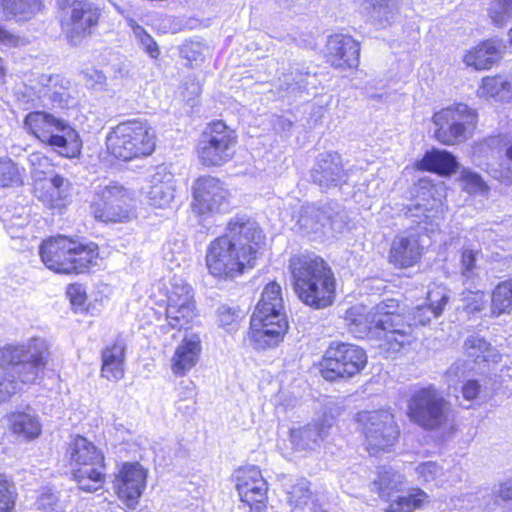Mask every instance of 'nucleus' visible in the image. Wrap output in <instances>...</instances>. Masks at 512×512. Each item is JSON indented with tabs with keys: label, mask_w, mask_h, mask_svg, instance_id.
I'll return each mask as SVG.
<instances>
[{
	"label": "nucleus",
	"mask_w": 512,
	"mask_h": 512,
	"mask_svg": "<svg viewBox=\"0 0 512 512\" xmlns=\"http://www.w3.org/2000/svg\"><path fill=\"white\" fill-rule=\"evenodd\" d=\"M266 246L264 230L247 216L230 218L206 246L205 267L217 282H232L256 268Z\"/></svg>",
	"instance_id": "1"
},
{
	"label": "nucleus",
	"mask_w": 512,
	"mask_h": 512,
	"mask_svg": "<svg viewBox=\"0 0 512 512\" xmlns=\"http://www.w3.org/2000/svg\"><path fill=\"white\" fill-rule=\"evenodd\" d=\"M288 270L293 291L305 306L322 310L336 302L338 280L324 257L313 251L293 254L288 260Z\"/></svg>",
	"instance_id": "2"
},
{
	"label": "nucleus",
	"mask_w": 512,
	"mask_h": 512,
	"mask_svg": "<svg viewBox=\"0 0 512 512\" xmlns=\"http://www.w3.org/2000/svg\"><path fill=\"white\" fill-rule=\"evenodd\" d=\"M43 265L59 275H86L98 266V243L75 235L57 234L44 238L38 248Z\"/></svg>",
	"instance_id": "3"
},
{
	"label": "nucleus",
	"mask_w": 512,
	"mask_h": 512,
	"mask_svg": "<svg viewBox=\"0 0 512 512\" xmlns=\"http://www.w3.org/2000/svg\"><path fill=\"white\" fill-rule=\"evenodd\" d=\"M426 302L406 313V305L400 299L388 298L392 353H398L417 341L416 330L428 326L432 319L439 318L449 302L445 290L436 286L426 294Z\"/></svg>",
	"instance_id": "4"
},
{
	"label": "nucleus",
	"mask_w": 512,
	"mask_h": 512,
	"mask_svg": "<svg viewBox=\"0 0 512 512\" xmlns=\"http://www.w3.org/2000/svg\"><path fill=\"white\" fill-rule=\"evenodd\" d=\"M104 144L112 164H126L151 157L157 149V134L146 119H125L109 128Z\"/></svg>",
	"instance_id": "5"
},
{
	"label": "nucleus",
	"mask_w": 512,
	"mask_h": 512,
	"mask_svg": "<svg viewBox=\"0 0 512 512\" xmlns=\"http://www.w3.org/2000/svg\"><path fill=\"white\" fill-rule=\"evenodd\" d=\"M70 479L80 491L95 493L106 484V459L103 451L81 435H75L66 448Z\"/></svg>",
	"instance_id": "6"
},
{
	"label": "nucleus",
	"mask_w": 512,
	"mask_h": 512,
	"mask_svg": "<svg viewBox=\"0 0 512 512\" xmlns=\"http://www.w3.org/2000/svg\"><path fill=\"white\" fill-rule=\"evenodd\" d=\"M368 365L365 348L336 340L328 344L316 363L319 375L329 383L348 382L360 376Z\"/></svg>",
	"instance_id": "7"
},
{
	"label": "nucleus",
	"mask_w": 512,
	"mask_h": 512,
	"mask_svg": "<svg viewBox=\"0 0 512 512\" xmlns=\"http://www.w3.org/2000/svg\"><path fill=\"white\" fill-rule=\"evenodd\" d=\"M354 421L363 437L366 451L372 456L391 452L399 442L401 430L390 408L360 410L355 414Z\"/></svg>",
	"instance_id": "8"
},
{
	"label": "nucleus",
	"mask_w": 512,
	"mask_h": 512,
	"mask_svg": "<svg viewBox=\"0 0 512 512\" xmlns=\"http://www.w3.org/2000/svg\"><path fill=\"white\" fill-rule=\"evenodd\" d=\"M389 308L388 298L370 310L361 304L353 305L344 313L346 326L356 338L374 341L379 349L392 353Z\"/></svg>",
	"instance_id": "9"
},
{
	"label": "nucleus",
	"mask_w": 512,
	"mask_h": 512,
	"mask_svg": "<svg viewBox=\"0 0 512 512\" xmlns=\"http://www.w3.org/2000/svg\"><path fill=\"white\" fill-rule=\"evenodd\" d=\"M452 414L450 402L434 385L414 390L407 401V417L411 423L425 431L445 428L453 422Z\"/></svg>",
	"instance_id": "10"
},
{
	"label": "nucleus",
	"mask_w": 512,
	"mask_h": 512,
	"mask_svg": "<svg viewBox=\"0 0 512 512\" xmlns=\"http://www.w3.org/2000/svg\"><path fill=\"white\" fill-rule=\"evenodd\" d=\"M478 112L463 102H455L432 114L433 138L444 146H457L474 135Z\"/></svg>",
	"instance_id": "11"
},
{
	"label": "nucleus",
	"mask_w": 512,
	"mask_h": 512,
	"mask_svg": "<svg viewBox=\"0 0 512 512\" xmlns=\"http://www.w3.org/2000/svg\"><path fill=\"white\" fill-rule=\"evenodd\" d=\"M237 144L236 130L225 121L214 119L201 131L195 145V155L202 167L219 168L233 160Z\"/></svg>",
	"instance_id": "12"
},
{
	"label": "nucleus",
	"mask_w": 512,
	"mask_h": 512,
	"mask_svg": "<svg viewBox=\"0 0 512 512\" xmlns=\"http://www.w3.org/2000/svg\"><path fill=\"white\" fill-rule=\"evenodd\" d=\"M50 356L49 346L33 338L25 344H9L0 348V366L16 368L14 377L22 383L33 382L45 370Z\"/></svg>",
	"instance_id": "13"
},
{
	"label": "nucleus",
	"mask_w": 512,
	"mask_h": 512,
	"mask_svg": "<svg viewBox=\"0 0 512 512\" xmlns=\"http://www.w3.org/2000/svg\"><path fill=\"white\" fill-rule=\"evenodd\" d=\"M164 299L157 304L164 307L167 325L174 330L191 329L200 316L195 293L190 284L173 279L160 290Z\"/></svg>",
	"instance_id": "14"
},
{
	"label": "nucleus",
	"mask_w": 512,
	"mask_h": 512,
	"mask_svg": "<svg viewBox=\"0 0 512 512\" xmlns=\"http://www.w3.org/2000/svg\"><path fill=\"white\" fill-rule=\"evenodd\" d=\"M134 193L114 183L95 193L91 202L93 217L105 224L127 223L136 217Z\"/></svg>",
	"instance_id": "15"
},
{
	"label": "nucleus",
	"mask_w": 512,
	"mask_h": 512,
	"mask_svg": "<svg viewBox=\"0 0 512 512\" xmlns=\"http://www.w3.org/2000/svg\"><path fill=\"white\" fill-rule=\"evenodd\" d=\"M59 8L68 9L59 25L70 44L76 45L90 37L101 22L100 7L89 0H60Z\"/></svg>",
	"instance_id": "16"
},
{
	"label": "nucleus",
	"mask_w": 512,
	"mask_h": 512,
	"mask_svg": "<svg viewBox=\"0 0 512 512\" xmlns=\"http://www.w3.org/2000/svg\"><path fill=\"white\" fill-rule=\"evenodd\" d=\"M231 480L239 501L249 512H267L269 484L258 466L246 464L237 467Z\"/></svg>",
	"instance_id": "17"
},
{
	"label": "nucleus",
	"mask_w": 512,
	"mask_h": 512,
	"mask_svg": "<svg viewBox=\"0 0 512 512\" xmlns=\"http://www.w3.org/2000/svg\"><path fill=\"white\" fill-rule=\"evenodd\" d=\"M190 209L199 218L219 213L229 205L231 192L220 178L212 175L198 176L191 187Z\"/></svg>",
	"instance_id": "18"
},
{
	"label": "nucleus",
	"mask_w": 512,
	"mask_h": 512,
	"mask_svg": "<svg viewBox=\"0 0 512 512\" xmlns=\"http://www.w3.org/2000/svg\"><path fill=\"white\" fill-rule=\"evenodd\" d=\"M289 329L285 312H253L247 332L251 346L257 351L277 347Z\"/></svg>",
	"instance_id": "19"
},
{
	"label": "nucleus",
	"mask_w": 512,
	"mask_h": 512,
	"mask_svg": "<svg viewBox=\"0 0 512 512\" xmlns=\"http://www.w3.org/2000/svg\"><path fill=\"white\" fill-rule=\"evenodd\" d=\"M361 43L348 33L330 34L326 41L325 62L333 69L355 71L360 65Z\"/></svg>",
	"instance_id": "20"
},
{
	"label": "nucleus",
	"mask_w": 512,
	"mask_h": 512,
	"mask_svg": "<svg viewBox=\"0 0 512 512\" xmlns=\"http://www.w3.org/2000/svg\"><path fill=\"white\" fill-rule=\"evenodd\" d=\"M426 253L420 233L409 231L396 234L390 244L387 262L397 270L419 266Z\"/></svg>",
	"instance_id": "21"
},
{
	"label": "nucleus",
	"mask_w": 512,
	"mask_h": 512,
	"mask_svg": "<svg viewBox=\"0 0 512 512\" xmlns=\"http://www.w3.org/2000/svg\"><path fill=\"white\" fill-rule=\"evenodd\" d=\"M147 479V471L138 462L123 463L115 475L114 489L118 498L129 509H134L141 497Z\"/></svg>",
	"instance_id": "22"
},
{
	"label": "nucleus",
	"mask_w": 512,
	"mask_h": 512,
	"mask_svg": "<svg viewBox=\"0 0 512 512\" xmlns=\"http://www.w3.org/2000/svg\"><path fill=\"white\" fill-rule=\"evenodd\" d=\"M71 188L72 185L67 179L56 174L50 179L36 180L33 194L47 208L61 210L70 202Z\"/></svg>",
	"instance_id": "23"
},
{
	"label": "nucleus",
	"mask_w": 512,
	"mask_h": 512,
	"mask_svg": "<svg viewBox=\"0 0 512 512\" xmlns=\"http://www.w3.org/2000/svg\"><path fill=\"white\" fill-rule=\"evenodd\" d=\"M202 340L199 334L184 336L177 344L170 359V369L177 377L188 375L200 362Z\"/></svg>",
	"instance_id": "24"
},
{
	"label": "nucleus",
	"mask_w": 512,
	"mask_h": 512,
	"mask_svg": "<svg viewBox=\"0 0 512 512\" xmlns=\"http://www.w3.org/2000/svg\"><path fill=\"white\" fill-rule=\"evenodd\" d=\"M501 58V40L488 38L467 49L462 56V62L474 71H487L492 69Z\"/></svg>",
	"instance_id": "25"
},
{
	"label": "nucleus",
	"mask_w": 512,
	"mask_h": 512,
	"mask_svg": "<svg viewBox=\"0 0 512 512\" xmlns=\"http://www.w3.org/2000/svg\"><path fill=\"white\" fill-rule=\"evenodd\" d=\"M100 375L109 382H118L125 375L126 343L117 337L105 345L101 352Z\"/></svg>",
	"instance_id": "26"
},
{
	"label": "nucleus",
	"mask_w": 512,
	"mask_h": 512,
	"mask_svg": "<svg viewBox=\"0 0 512 512\" xmlns=\"http://www.w3.org/2000/svg\"><path fill=\"white\" fill-rule=\"evenodd\" d=\"M23 126L31 137L45 144L57 129L66 126V121L49 112L34 110L25 115Z\"/></svg>",
	"instance_id": "27"
},
{
	"label": "nucleus",
	"mask_w": 512,
	"mask_h": 512,
	"mask_svg": "<svg viewBox=\"0 0 512 512\" xmlns=\"http://www.w3.org/2000/svg\"><path fill=\"white\" fill-rule=\"evenodd\" d=\"M44 145L60 157L74 159L81 155L83 142L77 130L66 121V126L57 129Z\"/></svg>",
	"instance_id": "28"
},
{
	"label": "nucleus",
	"mask_w": 512,
	"mask_h": 512,
	"mask_svg": "<svg viewBox=\"0 0 512 512\" xmlns=\"http://www.w3.org/2000/svg\"><path fill=\"white\" fill-rule=\"evenodd\" d=\"M418 171H425L439 176H450L458 168L456 157L447 150L431 149L426 151L422 158L416 162Z\"/></svg>",
	"instance_id": "29"
},
{
	"label": "nucleus",
	"mask_w": 512,
	"mask_h": 512,
	"mask_svg": "<svg viewBox=\"0 0 512 512\" xmlns=\"http://www.w3.org/2000/svg\"><path fill=\"white\" fill-rule=\"evenodd\" d=\"M44 0H0V11L6 18L27 22L45 11Z\"/></svg>",
	"instance_id": "30"
},
{
	"label": "nucleus",
	"mask_w": 512,
	"mask_h": 512,
	"mask_svg": "<svg viewBox=\"0 0 512 512\" xmlns=\"http://www.w3.org/2000/svg\"><path fill=\"white\" fill-rule=\"evenodd\" d=\"M12 434L25 440H34L42 433V424L37 415L25 411H14L7 415Z\"/></svg>",
	"instance_id": "31"
},
{
	"label": "nucleus",
	"mask_w": 512,
	"mask_h": 512,
	"mask_svg": "<svg viewBox=\"0 0 512 512\" xmlns=\"http://www.w3.org/2000/svg\"><path fill=\"white\" fill-rule=\"evenodd\" d=\"M429 501L428 494L420 487H411L404 495L387 501L385 512H415L421 510Z\"/></svg>",
	"instance_id": "32"
},
{
	"label": "nucleus",
	"mask_w": 512,
	"mask_h": 512,
	"mask_svg": "<svg viewBox=\"0 0 512 512\" xmlns=\"http://www.w3.org/2000/svg\"><path fill=\"white\" fill-rule=\"evenodd\" d=\"M490 311L495 317L512 313V277L498 282L493 288Z\"/></svg>",
	"instance_id": "33"
},
{
	"label": "nucleus",
	"mask_w": 512,
	"mask_h": 512,
	"mask_svg": "<svg viewBox=\"0 0 512 512\" xmlns=\"http://www.w3.org/2000/svg\"><path fill=\"white\" fill-rule=\"evenodd\" d=\"M175 187L170 177L157 178L154 176L148 191V199L154 208H165L174 199Z\"/></svg>",
	"instance_id": "34"
},
{
	"label": "nucleus",
	"mask_w": 512,
	"mask_h": 512,
	"mask_svg": "<svg viewBox=\"0 0 512 512\" xmlns=\"http://www.w3.org/2000/svg\"><path fill=\"white\" fill-rule=\"evenodd\" d=\"M253 312H284L282 289L278 282L273 280L264 286L261 298Z\"/></svg>",
	"instance_id": "35"
},
{
	"label": "nucleus",
	"mask_w": 512,
	"mask_h": 512,
	"mask_svg": "<svg viewBox=\"0 0 512 512\" xmlns=\"http://www.w3.org/2000/svg\"><path fill=\"white\" fill-rule=\"evenodd\" d=\"M23 172L9 157H0V190L22 186Z\"/></svg>",
	"instance_id": "36"
},
{
	"label": "nucleus",
	"mask_w": 512,
	"mask_h": 512,
	"mask_svg": "<svg viewBox=\"0 0 512 512\" xmlns=\"http://www.w3.org/2000/svg\"><path fill=\"white\" fill-rule=\"evenodd\" d=\"M373 484L379 498L387 502L393 493L399 490L398 485L400 483L396 481V472L394 470L382 467L378 470Z\"/></svg>",
	"instance_id": "37"
},
{
	"label": "nucleus",
	"mask_w": 512,
	"mask_h": 512,
	"mask_svg": "<svg viewBox=\"0 0 512 512\" xmlns=\"http://www.w3.org/2000/svg\"><path fill=\"white\" fill-rule=\"evenodd\" d=\"M219 327L227 332L237 331L243 322L244 315L239 307L222 304L216 311Z\"/></svg>",
	"instance_id": "38"
},
{
	"label": "nucleus",
	"mask_w": 512,
	"mask_h": 512,
	"mask_svg": "<svg viewBox=\"0 0 512 512\" xmlns=\"http://www.w3.org/2000/svg\"><path fill=\"white\" fill-rule=\"evenodd\" d=\"M511 83L501 75L485 76L477 89V95L480 98L491 99L499 96L503 91H510Z\"/></svg>",
	"instance_id": "39"
},
{
	"label": "nucleus",
	"mask_w": 512,
	"mask_h": 512,
	"mask_svg": "<svg viewBox=\"0 0 512 512\" xmlns=\"http://www.w3.org/2000/svg\"><path fill=\"white\" fill-rule=\"evenodd\" d=\"M465 355L474 363L488 362L490 356L487 354L492 350L491 344L483 337L470 336L464 342Z\"/></svg>",
	"instance_id": "40"
},
{
	"label": "nucleus",
	"mask_w": 512,
	"mask_h": 512,
	"mask_svg": "<svg viewBox=\"0 0 512 512\" xmlns=\"http://www.w3.org/2000/svg\"><path fill=\"white\" fill-rule=\"evenodd\" d=\"M488 17L494 25L504 26L512 18V0H492L488 7Z\"/></svg>",
	"instance_id": "41"
},
{
	"label": "nucleus",
	"mask_w": 512,
	"mask_h": 512,
	"mask_svg": "<svg viewBox=\"0 0 512 512\" xmlns=\"http://www.w3.org/2000/svg\"><path fill=\"white\" fill-rule=\"evenodd\" d=\"M462 190L470 195L488 193L489 186L485 183L482 177L473 171L463 170L459 177Z\"/></svg>",
	"instance_id": "42"
},
{
	"label": "nucleus",
	"mask_w": 512,
	"mask_h": 512,
	"mask_svg": "<svg viewBox=\"0 0 512 512\" xmlns=\"http://www.w3.org/2000/svg\"><path fill=\"white\" fill-rule=\"evenodd\" d=\"M367 13L379 21L387 20L391 15L396 0H364Z\"/></svg>",
	"instance_id": "43"
},
{
	"label": "nucleus",
	"mask_w": 512,
	"mask_h": 512,
	"mask_svg": "<svg viewBox=\"0 0 512 512\" xmlns=\"http://www.w3.org/2000/svg\"><path fill=\"white\" fill-rule=\"evenodd\" d=\"M287 495L288 503L291 506L300 507L308 503L312 493L309 489V483L301 481L292 485Z\"/></svg>",
	"instance_id": "44"
},
{
	"label": "nucleus",
	"mask_w": 512,
	"mask_h": 512,
	"mask_svg": "<svg viewBox=\"0 0 512 512\" xmlns=\"http://www.w3.org/2000/svg\"><path fill=\"white\" fill-rule=\"evenodd\" d=\"M463 311L468 315L481 312L485 306V293L483 291H467L463 297Z\"/></svg>",
	"instance_id": "45"
},
{
	"label": "nucleus",
	"mask_w": 512,
	"mask_h": 512,
	"mask_svg": "<svg viewBox=\"0 0 512 512\" xmlns=\"http://www.w3.org/2000/svg\"><path fill=\"white\" fill-rule=\"evenodd\" d=\"M65 295L72 307H83L88 299L85 287L79 282L69 283L65 288Z\"/></svg>",
	"instance_id": "46"
},
{
	"label": "nucleus",
	"mask_w": 512,
	"mask_h": 512,
	"mask_svg": "<svg viewBox=\"0 0 512 512\" xmlns=\"http://www.w3.org/2000/svg\"><path fill=\"white\" fill-rule=\"evenodd\" d=\"M477 255L478 251L470 248H463L460 251V266L461 274L463 276H471L477 268Z\"/></svg>",
	"instance_id": "47"
},
{
	"label": "nucleus",
	"mask_w": 512,
	"mask_h": 512,
	"mask_svg": "<svg viewBox=\"0 0 512 512\" xmlns=\"http://www.w3.org/2000/svg\"><path fill=\"white\" fill-rule=\"evenodd\" d=\"M482 386L477 379H467L461 385L462 397L467 401H475L479 398Z\"/></svg>",
	"instance_id": "48"
},
{
	"label": "nucleus",
	"mask_w": 512,
	"mask_h": 512,
	"mask_svg": "<svg viewBox=\"0 0 512 512\" xmlns=\"http://www.w3.org/2000/svg\"><path fill=\"white\" fill-rule=\"evenodd\" d=\"M17 497V489L12 478L0 472V499Z\"/></svg>",
	"instance_id": "49"
},
{
	"label": "nucleus",
	"mask_w": 512,
	"mask_h": 512,
	"mask_svg": "<svg viewBox=\"0 0 512 512\" xmlns=\"http://www.w3.org/2000/svg\"><path fill=\"white\" fill-rule=\"evenodd\" d=\"M438 470H439L438 464L433 461H427V462L420 463L416 468L417 473L424 481H429V480L435 479L437 476Z\"/></svg>",
	"instance_id": "50"
},
{
	"label": "nucleus",
	"mask_w": 512,
	"mask_h": 512,
	"mask_svg": "<svg viewBox=\"0 0 512 512\" xmlns=\"http://www.w3.org/2000/svg\"><path fill=\"white\" fill-rule=\"evenodd\" d=\"M141 43L144 45L145 52L153 59H157L160 56V49L156 41L144 31L141 37Z\"/></svg>",
	"instance_id": "51"
},
{
	"label": "nucleus",
	"mask_w": 512,
	"mask_h": 512,
	"mask_svg": "<svg viewBox=\"0 0 512 512\" xmlns=\"http://www.w3.org/2000/svg\"><path fill=\"white\" fill-rule=\"evenodd\" d=\"M15 388L13 381H10L0 375V404L7 402L14 394Z\"/></svg>",
	"instance_id": "52"
},
{
	"label": "nucleus",
	"mask_w": 512,
	"mask_h": 512,
	"mask_svg": "<svg viewBox=\"0 0 512 512\" xmlns=\"http://www.w3.org/2000/svg\"><path fill=\"white\" fill-rule=\"evenodd\" d=\"M195 44L187 45L182 50L183 57L188 61L189 67L193 66V62H197L198 60L203 61L202 54L197 51L194 47Z\"/></svg>",
	"instance_id": "53"
},
{
	"label": "nucleus",
	"mask_w": 512,
	"mask_h": 512,
	"mask_svg": "<svg viewBox=\"0 0 512 512\" xmlns=\"http://www.w3.org/2000/svg\"><path fill=\"white\" fill-rule=\"evenodd\" d=\"M498 496L504 500H512V479L500 485Z\"/></svg>",
	"instance_id": "54"
},
{
	"label": "nucleus",
	"mask_w": 512,
	"mask_h": 512,
	"mask_svg": "<svg viewBox=\"0 0 512 512\" xmlns=\"http://www.w3.org/2000/svg\"><path fill=\"white\" fill-rule=\"evenodd\" d=\"M17 498L0 499V512H15Z\"/></svg>",
	"instance_id": "55"
},
{
	"label": "nucleus",
	"mask_w": 512,
	"mask_h": 512,
	"mask_svg": "<svg viewBox=\"0 0 512 512\" xmlns=\"http://www.w3.org/2000/svg\"><path fill=\"white\" fill-rule=\"evenodd\" d=\"M6 75H7V69L5 67L3 58L0 56V80L2 82L5 81Z\"/></svg>",
	"instance_id": "56"
},
{
	"label": "nucleus",
	"mask_w": 512,
	"mask_h": 512,
	"mask_svg": "<svg viewBox=\"0 0 512 512\" xmlns=\"http://www.w3.org/2000/svg\"><path fill=\"white\" fill-rule=\"evenodd\" d=\"M505 155L510 161H512V141L508 144Z\"/></svg>",
	"instance_id": "57"
},
{
	"label": "nucleus",
	"mask_w": 512,
	"mask_h": 512,
	"mask_svg": "<svg viewBox=\"0 0 512 512\" xmlns=\"http://www.w3.org/2000/svg\"><path fill=\"white\" fill-rule=\"evenodd\" d=\"M508 43L512 47V27L508 31Z\"/></svg>",
	"instance_id": "58"
},
{
	"label": "nucleus",
	"mask_w": 512,
	"mask_h": 512,
	"mask_svg": "<svg viewBox=\"0 0 512 512\" xmlns=\"http://www.w3.org/2000/svg\"><path fill=\"white\" fill-rule=\"evenodd\" d=\"M58 98L61 100L62 99V94L54 93L53 101H56Z\"/></svg>",
	"instance_id": "59"
}]
</instances>
